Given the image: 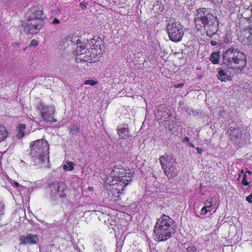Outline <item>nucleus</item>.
I'll return each mask as SVG.
<instances>
[{
	"mask_svg": "<svg viewBox=\"0 0 252 252\" xmlns=\"http://www.w3.org/2000/svg\"><path fill=\"white\" fill-rule=\"evenodd\" d=\"M213 198H209L204 202V206L201 210V214H206L213 210Z\"/></svg>",
	"mask_w": 252,
	"mask_h": 252,
	"instance_id": "nucleus-18",
	"label": "nucleus"
},
{
	"mask_svg": "<svg viewBox=\"0 0 252 252\" xmlns=\"http://www.w3.org/2000/svg\"><path fill=\"white\" fill-rule=\"evenodd\" d=\"M202 77H203V76H202V75H200V76H198V79H201V78H202Z\"/></svg>",
	"mask_w": 252,
	"mask_h": 252,
	"instance_id": "nucleus-44",
	"label": "nucleus"
},
{
	"mask_svg": "<svg viewBox=\"0 0 252 252\" xmlns=\"http://www.w3.org/2000/svg\"><path fill=\"white\" fill-rule=\"evenodd\" d=\"M217 77L221 82H225L226 81H231L232 80L231 76L221 68L219 70Z\"/></svg>",
	"mask_w": 252,
	"mask_h": 252,
	"instance_id": "nucleus-19",
	"label": "nucleus"
},
{
	"mask_svg": "<svg viewBox=\"0 0 252 252\" xmlns=\"http://www.w3.org/2000/svg\"><path fill=\"white\" fill-rule=\"evenodd\" d=\"M14 185L15 186V187H19V185H20L19 183H18V182H15L14 183Z\"/></svg>",
	"mask_w": 252,
	"mask_h": 252,
	"instance_id": "nucleus-40",
	"label": "nucleus"
},
{
	"mask_svg": "<svg viewBox=\"0 0 252 252\" xmlns=\"http://www.w3.org/2000/svg\"><path fill=\"white\" fill-rule=\"evenodd\" d=\"M252 171H251L250 170H247L245 173V174H246V175H247V174H248L249 176H251L252 175Z\"/></svg>",
	"mask_w": 252,
	"mask_h": 252,
	"instance_id": "nucleus-38",
	"label": "nucleus"
},
{
	"mask_svg": "<svg viewBox=\"0 0 252 252\" xmlns=\"http://www.w3.org/2000/svg\"><path fill=\"white\" fill-rule=\"evenodd\" d=\"M211 10L209 8H201L196 10L195 26L198 31H201L209 22L214 18Z\"/></svg>",
	"mask_w": 252,
	"mask_h": 252,
	"instance_id": "nucleus-5",
	"label": "nucleus"
},
{
	"mask_svg": "<svg viewBox=\"0 0 252 252\" xmlns=\"http://www.w3.org/2000/svg\"><path fill=\"white\" fill-rule=\"evenodd\" d=\"M196 69L200 70V69H201V67H196Z\"/></svg>",
	"mask_w": 252,
	"mask_h": 252,
	"instance_id": "nucleus-45",
	"label": "nucleus"
},
{
	"mask_svg": "<svg viewBox=\"0 0 252 252\" xmlns=\"http://www.w3.org/2000/svg\"><path fill=\"white\" fill-rule=\"evenodd\" d=\"M182 103H183V102H182V101H180V105H181V104H182Z\"/></svg>",
	"mask_w": 252,
	"mask_h": 252,
	"instance_id": "nucleus-47",
	"label": "nucleus"
},
{
	"mask_svg": "<svg viewBox=\"0 0 252 252\" xmlns=\"http://www.w3.org/2000/svg\"><path fill=\"white\" fill-rule=\"evenodd\" d=\"M249 32L250 35L248 37V41L252 44V26L250 28Z\"/></svg>",
	"mask_w": 252,
	"mask_h": 252,
	"instance_id": "nucleus-31",
	"label": "nucleus"
},
{
	"mask_svg": "<svg viewBox=\"0 0 252 252\" xmlns=\"http://www.w3.org/2000/svg\"><path fill=\"white\" fill-rule=\"evenodd\" d=\"M206 31L208 36L211 37L218 31L219 28V21L217 17L212 19L205 27H203Z\"/></svg>",
	"mask_w": 252,
	"mask_h": 252,
	"instance_id": "nucleus-11",
	"label": "nucleus"
},
{
	"mask_svg": "<svg viewBox=\"0 0 252 252\" xmlns=\"http://www.w3.org/2000/svg\"><path fill=\"white\" fill-rule=\"evenodd\" d=\"M89 5L88 2L87 1V0H84L83 2H81L80 4V7L84 9H85L87 5Z\"/></svg>",
	"mask_w": 252,
	"mask_h": 252,
	"instance_id": "nucleus-30",
	"label": "nucleus"
},
{
	"mask_svg": "<svg viewBox=\"0 0 252 252\" xmlns=\"http://www.w3.org/2000/svg\"><path fill=\"white\" fill-rule=\"evenodd\" d=\"M189 146H190L191 148H194V145H193V143H189Z\"/></svg>",
	"mask_w": 252,
	"mask_h": 252,
	"instance_id": "nucleus-42",
	"label": "nucleus"
},
{
	"mask_svg": "<svg viewBox=\"0 0 252 252\" xmlns=\"http://www.w3.org/2000/svg\"><path fill=\"white\" fill-rule=\"evenodd\" d=\"M63 182L58 183V182H54L51 183L49 184V187L50 189L52 192H54L55 193H57L59 191H60V188H63Z\"/></svg>",
	"mask_w": 252,
	"mask_h": 252,
	"instance_id": "nucleus-23",
	"label": "nucleus"
},
{
	"mask_svg": "<svg viewBox=\"0 0 252 252\" xmlns=\"http://www.w3.org/2000/svg\"><path fill=\"white\" fill-rule=\"evenodd\" d=\"M184 83H179V84H175L174 87L176 88H179L183 87L184 86Z\"/></svg>",
	"mask_w": 252,
	"mask_h": 252,
	"instance_id": "nucleus-36",
	"label": "nucleus"
},
{
	"mask_svg": "<svg viewBox=\"0 0 252 252\" xmlns=\"http://www.w3.org/2000/svg\"><path fill=\"white\" fill-rule=\"evenodd\" d=\"M79 132L80 127L77 125L75 124L71 125L69 129L70 134L72 135H77Z\"/></svg>",
	"mask_w": 252,
	"mask_h": 252,
	"instance_id": "nucleus-25",
	"label": "nucleus"
},
{
	"mask_svg": "<svg viewBox=\"0 0 252 252\" xmlns=\"http://www.w3.org/2000/svg\"><path fill=\"white\" fill-rule=\"evenodd\" d=\"M241 174H238V178H237V180H240V178H241Z\"/></svg>",
	"mask_w": 252,
	"mask_h": 252,
	"instance_id": "nucleus-43",
	"label": "nucleus"
},
{
	"mask_svg": "<svg viewBox=\"0 0 252 252\" xmlns=\"http://www.w3.org/2000/svg\"><path fill=\"white\" fill-rule=\"evenodd\" d=\"M167 32L170 40L180 42L184 35V26L179 21L170 20L167 25Z\"/></svg>",
	"mask_w": 252,
	"mask_h": 252,
	"instance_id": "nucleus-6",
	"label": "nucleus"
},
{
	"mask_svg": "<svg viewBox=\"0 0 252 252\" xmlns=\"http://www.w3.org/2000/svg\"><path fill=\"white\" fill-rule=\"evenodd\" d=\"M60 23V20L57 18H55L52 21V24L54 25L59 24Z\"/></svg>",
	"mask_w": 252,
	"mask_h": 252,
	"instance_id": "nucleus-35",
	"label": "nucleus"
},
{
	"mask_svg": "<svg viewBox=\"0 0 252 252\" xmlns=\"http://www.w3.org/2000/svg\"><path fill=\"white\" fill-rule=\"evenodd\" d=\"M243 135L242 130L239 128L230 130V138L231 141H236L241 138Z\"/></svg>",
	"mask_w": 252,
	"mask_h": 252,
	"instance_id": "nucleus-17",
	"label": "nucleus"
},
{
	"mask_svg": "<svg viewBox=\"0 0 252 252\" xmlns=\"http://www.w3.org/2000/svg\"><path fill=\"white\" fill-rule=\"evenodd\" d=\"M245 172H244V170L243 169H242L240 171V173L239 174H241V175L243 174L244 175L245 174Z\"/></svg>",
	"mask_w": 252,
	"mask_h": 252,
	"instance_id": "nucleus-41",
	"label": "nucleus"
},
{
	"mask_svg": "<svg viewBox=\"0 0 252 252\" xmlns=\"http://www.w3.org/2000/svg\"><path fill=\"white\" fill-rule=\"evenodd\" d=\"M177 162L174 164L168 167L166 169L163 170L166 176L169 178H174L178 175V170L176 167Z\"/></svg>",
	"mask_w": 252,
	"mask_h": 252,
	"instance_id": "nucleus-15",
	"label": "nucleus"
},
{
	"mask_svg": "<svg viewBox=\"0 0 252 252\" xmlns=\"http://www.w3.org/2000/svg\"><path fill=\"white\" fill-rule=\"evenodd\" d=\"M184 141H186V142H189V137H188L187 136L184 137Z\"/></svg>",
	"mask_w": 252,
	"mask_h": 252,
	"instance_id": "nucleus-39",
	"label": "nucleus"
},
{
	"mask_svg": "<svg viewBox=\"0 0 252 252\" xmlns=\"http://www.w3.org/2000/svg\"><path fill=\"white\" fill-rule=\"evenodd\" d=\"M19 240L21 242V244H29L32 245L36 243L38 241V237L36 235L28 234L27 236H21Z\"/></svg>",
	"mask_w": 252,
	"mask_h": 252,
	"instance_id": "nucleus-14",
	"label": "nucleus"
},
{
	"mask_svg": "<svg viewBox=\"0 0 252 252\" xmlns=\"http://www.w3.org/2000/svg\"><path fill=\"white\" fill-rule=\"evenodd\" d=\"M38 109L40 110L41 116L47 123H55L57 120L54 118L55 109L50 105L40 104Z\"/></svg>",
	"mask_w": 252,
	"mask_h": 252,
	"instance_id": "nucleus-8",
	"label": "nucleus"
},
{
	"mask_svg": "<svg viewBox=\"0 0 252 252\" xmlns=\"http://www.w3.org/2000/svg\"><path fill=\"white\" fill-rule=\"evenodd\" d=\"M159 162L163 170L166 169L168 167L172 165L176 162L175 159L171 155L165 154L161 156L159 158Z\"/></svg>",
	"mask_w": 252,
	"mask_h": 252,
	"instance_id": "nucleus-12",
	"label": "nucleus"
},
{
	"mask_svg": "<svg viewBox=\"0 0 252 252\" xmlns=\"http://www.w3.org/2000/svg\"><path fill=\"white\" fill-rule=\"evenodd\" d=\"M163 220H167V219H162V221H163Z\"/></svg>",
	"mask_w": 252,
	"mask_h": 252,
	"instance_id": "nucleus-46",
	"label": "nucleus"
},
{
	"mask_svg": "<svg viewBox=\"0 0 252 252\" xmlns=\"http://www.w3.org/2000/svg\"><path fill=\"white\" fill-rule=\"evenodd\" d=\"M92 187H90V188H89V190H92Z\"/></svg>",
	"mask_w": 252,
	"mask_h": 252,
	"instance_id": "nucleus-48",
	"label": "nucleus"
},
{
	"mask_svg": "<svg viewBox=\"0 0 252 252\" xmlns=\"http://www.w3.org/2000/svg\"><path fill=\"white\" fill-rule=\"evenodd\" d=\"M37 41L35 39H33L31 41L30 46L36 47L37 45Z\"/></svg>",
	"mask_w": 252,
	"mask_h": 252,
	"instance_id": "nucleus-33",
	"label": "nucleus"
},
{
	"mask_svg": "<svg viewBox=\"0 0 252 252\" xmlns=\"http://www.w3.org/2000/svg\"><path fill=\"white\" fill-rule=\"evenodd\" d=\"M75 164L73 162L69 161L67 164H64L63 166V168L66 171H72L74 168Z\"/></svg>",
	"mask_w": 252,
	"mask_h": 252,
	"instance_id": "nucleus-26",
	"label": "nucleus"
},
{
	"mask_svg": "<svg viewBox=\"0 0 252 252\" xmlns=\"http://www.w3.org/2000/svg\"><path fill=\"white\" fill-rule=\"evenodd\" d=\"M63 188H60V191L58 192L59 193V196L62 199L66 198V193L68 192V189L66 187L65 184L63 183Z\"/></svg>",
	"mask_w": 252,
	"mask_h": 252,
	"instance_id": "nucleus-24",
	"label": "nucleus"
},
{
	"mask_svg": "<svg viewBox=\"0 0 252 252\" xmlns=\"http://www.w3.org/2000/svg\"><path fill=\"white\" fill-rule=\"evenodd\" d=\"M30 147L29 155L33 159H40L49 154V144L44 139L31 142Z\"/></svg>",
	"mask_w": 252,
	"mask_h": 252,
	"instance_id": "nucleus-3",
	"label": "nucleus"
},
{
	"mask_svg": "<svg viewBox=\"0 0 252 252\" xmlns=\"http://www.w3.org/2000/svg\"><path fill=\"white\" fill-rule=\"evenodd\" d=\"M250 178H248L247 175L246 174H244L243 176V179L242 180V184L244 186H248L250 184V182L248 181V180Z\"/></svg>",
	"mask_w": 252,
	"mask_h": 252,
	"instance_id": "nucleus-28",
	"label": "nucleus"
},
{
	"mask_svg": "<svg viewBox=\"0 0 252 252\" xmlns=\"http://www.w3.org/2000/svg\"><path fill=\"white\" fill-rule=\"evenodd\" d=\"M164 106L163 105H159L158 107L157 111L156 112L155 116L158 117L159 120H164L166 118H169L171 116V114L169 112L163 111Z\"/></svg>",
	"mask_w": 252,
	"mask_h": 252,
	"instance_id": "nucleus-16",
	"label": "nucleus"
},
{
	"mask_svg": "<svg viewBox=\"0 0 252 252\" xmlns=\"http://www.w3.org/2000/svg\"><path fill=\"white\" fill-rule=\"evenodd\" d=\"M220 51L213 52L210 57V61L213 64H217L220 63Z\"/></svg>",
	"mask_w": 252,
	"mask_h": 252,
	"instance_id": "nucleus-21",
	"label": "nucleus"
},
{
	"mask_svg": "<svg viewBox=\"0 0 252 252\" xmlns=\"http://www.w3.org/2000/svg\"><path fill=\"white\" fill-rule=\"evenodd\" d=\"M9 135V132L3 125H0V142L5 140Z\"/></svg>",
	"mask_w": 252,
	"mask_h": 252,
	"instance_id": "nucleus-20",
	"label": "nucleus"
},
{
	"mask_svg": "<svg viewBox=\"0 0 252 252\" xmlns=\"http://www.w3.org/2000/svg\"><path fill=\"white\" fill-rule=\"evenodd\" d=\"M123 126H119L117 127V133L120 139H129L131 137L127 124H123Z\"/></svg>",
	"mask_w": 252,
	"mask_h": 252,
	"instance_id": "nucleus-13",
	"label": "nucleus"
},
{
	"mask_svg": "<svg viewBox=\"0 0 252 252\" xmlns=\"http://www.w3.org/2000/svg\"><path fill=\"white\" fill-rule=\"evenodd\" d=\"M211 45L212 46H216L217 44V42L215 40H212L210 42Z\"/></svg>",
	"mask_w": 252,
	"mask_h": 252,
	"instance_id": "nucleus-37",
	"label": "nucleus"
},
{
	"mask_svg": "<svg viewBox=\"0 0 252 252\" xmlns=\"http://www.w3.org/2000/svg\"><path fill=\"white\" fill-rule=\"evenodd\" d=\"M118 185H114L108 190V198L110 201L117 203L121 199L120 194L121 191L124 190V187H122V189H118Z\"/></svg>",
	"mask_w": 252,
	"mask_h": 252,
	"instance_id": "nucleus-10",
	"label": "nucleus"
},
{
	"mask_svg": "<svg viewBox=\"0 0 252 252\" xmlns=\"http://www.w3.org/2000/svg\"><path fill=\"white\" fill-rule=\"evenodd\" d=\"M247 63L246 55L238 49L230 47L222 54L221 66L235 72L244 71Z\"/></svg>",
	"mask_w": 252,
	"mask_h": 252,
	"instance_id": "nucleus-1",
	"label": "nucleus"
},
{
	"mask_svg": "<svg viewBox=\"0 0 252 252\" xmlns=\"http://www.w3.org/2000/svg\"><path fill=\"white\" fill-rule=\"evenodd\" d=\"M98 81H95L93 79H88L85 81L84 84L86 85H90V86H94L96 84H98Z\"/></svg>",
	"mask_w": 252,
	"mask_h": 252,
	"instance_id": "nucleus-27",
	"label": "nucleus"
},
{
	"mask_svg": "<svg viewBox=\"0 0 252 252\" xmlns=\"http://www.w3.org/2000/svg\"><path fill=\"white\" fill-rule=\"evenodd\" d=\"M4 204L2 201H0V220L3 218V216L4 215Z\"/></svg>",
	"mask_w": 252,
	"mask_h": 252,
	"instance_id": "nucleus-29",
	"label": "nucleus"
},
{
	"mask_svg": "<svg viewBox=\"0 0 252 252\" xmlns=\"http://www.w3.org/2000/svg\"><path fill=\"white\" fill-rule=\"evenodd\" d=\"M43 11L42 6H35L31 7L26 13L27 22L24 30L29 34H36L43 27Z\"/></svg>",
	"mask_w": 252,
	"mask_h": 252,
	"instance_id": "nucleus-2",
	"label": "nucleus"
},
{
	"mask_svg": "<svg viewBox=\"0 0 252 252\" xmlns=\"http://www.w3.org/2000/svg\"><path fill=\"white\" fill-rule=\"evenodd\" d=\"M196 150L198 154H199L200 155H202V152L203 151V149L202 148L198 147L196 148Z\"/></svg>",
	"mask_w": 252,
	"mask_h": 252,
	"instance_id": "nucleus-34",
	"label": "nucleus"
},
{
	"mask_svg": "<svg viewBox=\"0 0 252 252\" xmlns=\"http://www.w3.org/2000/svg\"><path fill=\"white\" fill-rule=\"evenodd\" d=\"M82 43L78 42L77 47L76 61L77 62H91L92 60V57L90 52L88 49H87L84 45H81Z\"/></svg>",
	"mask_w": 252,
	"mask_h": 252,
	"instance_id": "nucleus-9",
	"label": "nucleus"
},
{
	"mask_svg": "<svg viewBox=\"0 0 252 252\" xmlns=\"http://www.w3.org/2000/svg\"><path fill=\"white\" fill-rule=\"evenodd\" d=\"M26 129V125L23 124H19L17 127V135L16 137L18 139H20L25 135V130Z\"/></svg>",
	"mask_w": 252,
	"mask_h": 252,
	"instance_id": "nucleus-22",
	"label": "nucleus"
},
{
	"mask_svg": "<svg viewBox=\"0 0 252 252\" xmlns=\"http://www.w3.org/2000/svg\"><path fill=\"white\" fill-rule=\"evenodd\" d=\"M112 174L113 180L116 184H121L122 187H125L132 181L133 174L130 170H127L121 164H117L113 167Z\"/></svg>",
	"mask_w": 252,
	"mask_h": 252,
	"instance_id": "nucleus-4",
	"label": "nucleus"
},
{
	"mask_svg": "<svg viewBox=\"0 0 252 252\" xmlns=\"http://www.w3.org/2000/svg\"><path fill=\"white\" fill-rule=\"evenodd\" d=\"M173 221H157L155 225L154 231L157 236H158V241H163L167 240L171 236L173 229L171 226Z\"/></svg>",
	"mask_w": 252,
	"mask_h": 252,
	"instance_id": "nucleus-7",
	"label": "nucleus"
},
{
	"mask_svg": "<svg viewBox=\"0 0 252 252\" xmlns=\"http://www.w3.org/2000/svg\"><path fill=\"white\" fill-rule=\"evenodd\" d=\"M246 200L250 203H252V192L246 197Z\"/></svg>",
	"mask_w": 252,
	"mask_h": 252,
	"instance_id": "nucleus-32",
	"label": "nucleus"
}]
</instances>
